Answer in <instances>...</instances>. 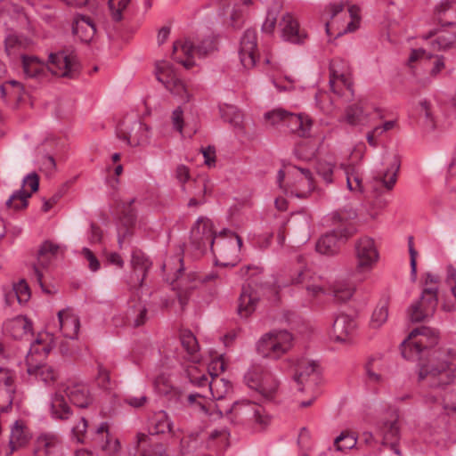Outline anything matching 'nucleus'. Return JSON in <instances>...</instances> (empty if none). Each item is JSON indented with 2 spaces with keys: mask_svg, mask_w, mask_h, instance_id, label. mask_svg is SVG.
<instances>
[{
  "mask_svg": "<svg viewBox=\"0 0 456 456\" xmlns=\"http://www.w3.org/2000/svg\"><path fill=\"white\" fill-rule=\"evenodd\" d=\"M244 383L254 391L259 401H273L281 391V379L273 370L262 364L251 365L244 374Z\"/></svg>",
  "mask_w": 456,
  "mask_h": 456,
  "instance_id": "obj_4",
  "label": "nucleus"
},
{
  "mask_svg": "<svg viewBox=\"0 0 456 456\" xmlns=\"http://www.w3.org/2000/svg\"><path fill=\"white\" fill-rule=\"evenodd\" d=\"M81 256L86 262L88 269L95 273L100 270L101 264L95 254L88 248H83L81 250Z\"/></svg>",
  "mask_w": 456,
  "mask_h": 456,
  "instance_id": "obj_62",
  "label": "nucleus"
},
{
  "mask_svg": "<svg viewBox=\"0 0 456 456\" xmlns=\"http://www.w3.org/2000/svg\"><path fill=\"white\" fill-rule=\"evenodd\" d=\"M338 169L335 162L325 159L319 160L315 166L317 175L326 184H331L335 182Z\"/></svg>",
  "mask_w": 456,
  "mask_h": 456,
  "instance_id": "obj_46",
  "label": "nucleus"
},
{
  "mask_svg": "<svg viewBox=\"0 0 456 456\" xmlns=\"http://www.w3.org/2000/svg\"><path fill=\"white\" fill-rule=\"evenodd\" d=\"M218 50L216 37L203 39L197 46L190 40H177L173 45V59L189 69L196 65V58L213 55Z\"/></svg>",
  "mask_w": 456,
  "mask_h": 456,
  "instance_id": "obj_5",
  "label": "nucleus"
},
{
  "mask_svg": "<svg viewBox=\"0 0 456 456\" xmlns=\"http://www.w3.org/2000/svg\"><path fill=\"white\" fill-rule=\"evenodd\" d=\"M150 435L138 433L135 446L142 456H167L163 446L152 440L151 435L165 434L168 432L173 437H177L179 429L175 430L173 421L165 411L154 412L148 420Z\"/></svg>",
  "mask_w": 456,
  "mask_h": 456,
  "instance_id": "obj_3",
  "label": "nucleus"
},
{
  "mask_svg": "<svg viewBox=\"0 0 456 456\" xmlns=\"http://www.w3.org/2000/svg\"><path fill=\"white\" fill-rule=\"evenodd\" d=\"M423 38L432 47L433 51H445L456 45V34L444 29L430 31Z\"/></svg>",
  "mask_w": 456,
  "mask_h": 456,
  "instance_id": "obj_34",
  "label": "nucleus"
},
{
  "mask_svg": "<svg viewBox=\"0 0 456 456\" xmlns=\"http://www.w3.org/2000/svg\"><path fill=\"white\" fill-rule=\"evenodd\" d=\"M330 86L334 94H346V91L353 94L351 71L347 61L336 58L330 63Z\"/></svg>",
  "mask_w": 456,
  "mask_h": 456,
  "instance_id": "obj_18",
  "label": "nucleus"
},
{
  "mask_svg": "<svg viewBox=\"0 0 456 456\" xmlns=\"http://www.w3.org/2000/svg\"><path fill=\"white\" fill-rule=\"evenodd\" d=\"M131 264L134 274L137 275L139 284L142 286L146 276V273L151 266L149 259L140 250H134L132 253Z\"/></svg>",
  "mask_w": 456,
  "mask_h": 456,
  "instance_id": "obj_48",
  "label": "nucleus"
},
{
  "mask_svg": "<svg viewBox=\"0 0 456 456\" xmlns=\"http://www.w3.org/2000/svg\"><path fill=\"white\" fill-rule=\"evenodd\" d=\"M455 378V370L447 362H432L422 364L419 370V380L431 387H440L448 385Z\"/></svg>",
  "mask_w": 456,
  "mask_h": 456,
  "instance_id": "obj_16",
  "label": "nucleus"
},
{
  "mask_svg": "<svg viewBox=\"0 0 456 456\" xmlns=\"http://www.w3.org/2000/svg\"><path fill=\"white\" fill-rule=\"evenodd\" d=\"M232 384L224 378L213 377L206 393L212 402L222 400L231 391Z\"/></svg>",
  "mask_w": 456,
  "mask_h": 456,
  "instance_id": "obj_42",
  "label": "nucleus"
},
{
  "mask_svg": "<svg viewBox=\"0 0 456 456\" xmlns=\"http://www.w3.org/2000/svg\"><path fill=\"white\" fill-rule=\"evenodd\" d=\"M400 167V162L396 157H394L393 160L390 162V167L387 168L386 171L380 173L376 179L387 189L391 190L397 177V172Z\"/></svg>",
  "mask_w": 456,
  "mask_h": 456,
  "instance_id": "obj_49",
  "label": "nucleus"
},
{
  "mask_svg": "<svg viewBox=\"0 0 456 456\" xmlns=\"http://www.w3.org/2000/svg\"><path fill=\"white\" fill-rule=\"evenodd\" d=\"M284 126L300 137H308L311 134L313 120L306 114H294L287 111Z\"/></svg>",
  "mask_w": 456,
  "mask_h": 456,
  "instance_id": "obj_35",
  "label": "nucleus"
},
{
  "mask_svg": "<svg viewBox=\"0 0 456 456\" xmlns=\"http://www.w3.org/2000/svg\"><path fill=\"white\" fill-rule=\"evenodd\" d=\"M12 289L15 291L16 300L20 305L26 304L30 299V289L25 280H20L19 282L13 284Z\"/></svg>",
  "mask_w": 456,
  "mask_h": 456,
  "instance_id": "obj_61",
  "label": "nucleus"
},
{
  "mask_svg": "<svg viewBox=\"0 0 456 456\" xmlns=\"http://www.w3.org/2000/svg\"><path fill=\"white\" fill-rule=\"evenodd\" d=\"M435 15L443 26L456 22V0H443L436 6Z\"/></svg>",
  "mask_w": 456,
  "mask_h": 456,
  "instance_id": "obj_38",
  "label": "nucleus"
},
{
  "mask_svg": "<svg viewBox=\"0 0 456 456\" xmlns=\"http://www.w3.org/2000/svg\"><path fill=\"white\" fill-rule=\"evenodd\" d=\"M242 247L241 238L230 230H224L216 237L214 247L210 249L214 255L225 258L223 265L234 266L240 259V252Z\"/></svg>",
  "mask_w": 456,
  "mask_h": 456,
  "instance_id": "obj_15",
  "label": "nucleus"
},
{
  "mask_svg": "<svg viewBox=\"0 0 456 456\" xmlns=\"http://www.w3.org/2000/svg\"><path fill=\"white\" fill-rule=\"evenodd\" d=\"M398 418V415L395 414L390 419L381 421L378 426V430L382 436L383 444L388 445L395 454L402 456L398 448L401 438Z\"/></svg>",
  "mask_w": 456,
  "mask_h": 456,
  "instance_id": "obj_28",
  "label": "nucleus"
},
{
  "mask_svg": "<svg viewBox=\"0 0 456 456\" xmlns=\"http://www.w3.org/2000/svg\"><path fill=\"white\" fill-rule=\"evenodd\" d=\"M355 261L354 277L360 282L366 281L379 260V252L374 239L362 236L354 244Z\"/></svg>",
  "mask_w": 456,
  "mask_h": 456,
  "instance_id": "obj_8",
  "label": "nucleus"
},
{
  "mask_svg": "<svg viewBox=\"0 0 456 456\" xmlns=\"http://www.w3.org/2000/svg\"><path fill=\"white\" fill-rule=\"evenodd\" d=\"M225 412L229 419L236 424L254 423L265 428L271 423V416L261 403L246 397L235 401Z\"/></svg>",
  "mask_w": 456,
  "mask_h": 456,
  "instance_id": "obj_7",
  "label": "nucleus"
},
{
  "mask_svg": "<svg viewBox=\"0 0 456 456\" xmlns=\"http://www.w3.org/2000/svg\"><path fill=\"white\" fill-rule=\"evenodd\" d=\"M66 400L79 408L87 407L91 402V396L87 387L75 380L59 385V419H69L70 412Z\"/></svg>",
  "mask_w": 456,
  "mask_h": 456,
  "instance_id": "obj_12",
  "label": "nucleus"
},
{
  "mask_svg": "<svg viewBox=\"0 0 456 456\" xmlns=\"http://www.w3.org/2000/svg\"><path fill=\"white\" fill-rule=\"evenodd\" d=\"M325 12L330 15V20L326 22V32L330 37H341L346 33L355 31L360 25V9L356 5H352L348 9V19L349 20L340 23L338 21V15L342 13L344 16H347L346 12H344V3L341 1L334 2L330 4Z\"/></svg>",
  "mask_w": 456,
  "mask_h": 456,
  "instance_id": "obj_9",
  "label": "nucleus"
},
{
  "mask_svg": "<svg viewBox=\"0 0 456 456\" xmlns=\"http://www.w3.org/2000/svg\"><path fill=\"white\" fill-rule=\"evenodd\" d=\"M419 120L427 129H434L435 120L430 109V103L427 100H420L417 106Z\"/></svg>",
  "mask_w": 456,
  "mask_h": 456,
  "instance_id": "obj_55",
  "label": "nucleus"
},
{
  "mask_svg": "<svg viewBox=\"0 0 456 456\" xmlns=\"http://www.w3.org/2000/svg\"><path fill=\"white\" fill-rule=\"evenodd\" d=\"M279 30L281 38L290 44L303 45L307 38L306 32L300 28L297 20L289 12L282 15L279 22Z\"/></svg>",
  "mask_w": 456,
  "mask_h": 456,
  "instance_id": "obj_26",
  "label": "nucleus"
},
{
  "mask_svg": "<svg viewBox=\"0 0 456 456\" xmlns=\"http://www.w3.org/2000/svg\"><path fill=\"white\" fill-rule=\"evenodd\" d=\"M86 428L87 421L85 418L80 417L77 423L70 428L72 439L77 443H83Z\"/></svg>",
  "mask_w": 456,
  "mask_h": 456,
  "instance_id": "obj_63",
  "label": "nucleus"
},
{
  "mask_svg": "<svg viewBox=\"0 0 456 456\" xmlns=\"http://www.w3.org/2000/svg\"><path fill=\"white\" fill-rule=\"evenodd\" d=\"M4 43L5 51L8 55H21V51L28 45V39L16 35H9L5 38Z\"/></svg>",
  "mask_w": 456,
  "mask_h": 456,
  "instance_id": "obj_54",
  "label": "nucleus"
},
{
  "mask_svg": "<svg viewBox=\"0 0 456 456\" xmlns=\"http://www.w3.org/2000/svg\"><path fill=\"white\" fill-rule=\"evenodd\" d=\"M97 435H101L102 438H106L104 443L102 444V448L104 451L109 452L110 453L117 452L120 448V444L118 439H114L110 441L109 439V430H108V423L102 422L99 427L96 428Z\"/></svg>",
  "mask_w": 456,
  "mask_h": 456,
  "instance_id": "obj_57",
  "label": "nucleus"
},
{
  "mask_svg": "<svg viewBox=\"0 0 456 456\" xmlns=\"http://www.w3.org/2000/svg\"><path fill=\"white\" fill-rule=\"evenodd\" d=\"M438 342L437 335L429 328L421 327L413 330L401 344V353L403 358L414 360L427 348L432 347Z\"/></svg>",
  "mask_w": 456,
  "mask_h": 456,
  "instance_id": "obj_13",
  "label": "nucleus"
},
{
  "mask_svg": "<svg viewBox=\"0 0 456 456\" xmlns=\"http://www.w3.org/2000/svg\"><path fill=\"white\" fill-rule=\"evenodd\" d=\"M355 329L356 321L353 317L340 314L335 319L330 336L336 342L346 343L349 341Z\"/></svg>",
  "mask_w": 456,
  "mask_h": 456,
  "instance_id": "obj_33",
  "label": "nucleus"
},
{
  "mask_svg": "<svg viewBox=\"0 0 456 456\" xmlns=\"http://www.w3.org/2000/svg\"><path fill=\"white\" fill-rule=\"evenodd\" d=\"M291 283L304 289L309 300L316 299L322 295L331 294L337 301L346 302L355 291V285L352 282L338 280L333 284H330L324 277L308 267L297 271L291 277Z\"/></svg>",
  "mask_w": 456,
  "mask_h": 456,
  "instance_id": "obj_1",
  "label": "nucleus"
},
{
  "mask_svg": "<svg viewBox=\"0 0 456 456\" xmlns=\"http://www.w3.org/2000/svg\"><path fill=\"white\" fill-rule=\"evenodd\" d=\"M255 7V0H240L233 4L231 20L233 26H239L252 12Z\"/></svg>",
  "mask_w": 456,
  "mask_h": 456,
  "instance_id": "obj_44",
  "label": "nucleus"
},
{
  "mask_svg": "<svg viewBox=\"0 0 456 456\" xmlns=\"http://www.w3.org/2000/svg\"><path fill=\"white\" fill-rule=\"evenodd\" d=\"M22 89L20 83L16 80H10L0 86V93L3 98L7 96L20 98Z\"/></svg>",
  "mask_w": 456,
  "mask_h": 456,
  "instance_id": "obj_58",
  "label": "nucleus"
},
{
  "mask_svg": "<svg viewBox=\"0 0 456 456\" xmlns=\"http://www.w3.org/2000/svg\"><path fill=\"white\" fill-rule=\"evenodd\" d=\"M134 202V200H131L126 209L124 210V216L120 219V224L118 228V239L120 247L122 246L126 237L130 234L131 229L135 224L136 221V214L132 209L131 206Z\"/></svg>",
  "mask_w": 456,
  "mask_h": 456,
  "instance_id": "obj_40",
  "label": "nucleus"
},
{
  "mask_svg": "<svg viewBox=\"0 0 456 456\" xmlns=\"http://www.w3.org/2000/svg\"><path fill=\"white\" fill-rule=\"evenodd\" d=\"M57 437L54 434L42 433L36 441L34 456H56Z\"/></svg>",
  "mask_w": 456,
  "mask_h": 456,
  "instance_id": "obj_39",
  "label": "nucleus"
},
{
  "mask_svg": "<svg viewBox=\"0 0 456 456\" xmlns=\"http://www.w3.org/2000/svg\"><path fill=\"white\" fill-rule=\"evenodd\" d=\"M344 172L348 191L355 195L362 194L365 191V187L361 172L351 165L344 167Z\"/></svg>",
  "mask_w": 456,
  "mask_h": 456,
  "instance_id": "obj_41",
  "label": "nucleus"
},
{
  "mask_svg": "<svg viewBox=\"0 0 456 456\" xmlns=\"http://www.w3.org/2000/svg\"><path fill=\"white\" fill-rule=\"evenodd\" d=\"M185 411L201 413L205 416H223V411L212 402L206 393L192 392L185 396Z\"/></svg>",
  "mask_w": 456,
  "mask_h": 456,
  "instance_id": "obj_24",
  "label": "nucleus"
},
{
  "mask_svg": "<svg viewBox=\"0 0 456 456\" xmlns=\"http://www.w3.org/2000/svg\"><path fill=\"white\" fill-rule=\"evenodd\" d=\"M222 118L231 124L234 128H243V115L234 105L223 103L219 105Z\"/></svg>",
  "mask_w": 456,
  "mask_h": 456,
  "instance_id": "obj_47",
  "label": "nucleus"
},
{
  "mask_svg": "<svg viewBox=\"0 0 456 456\" xmlns=\"http://www.w3.org/2000/svg\"><path fill=\"white\" fill-rule=\"evenodd\" d=\"M50 351L51 347L44 338V335L39 334L38 338L31 344L26 356L28 373L29 375H39L42 381L49 386L55 383V370L52 367L42 365L41 362L43 357Z\"/></svg>",
  "mask_w": 456,
  "mask_h": 456,
  "instance_id": "obj_10",
  "label": "nucleus"
},
{
  "mask_svg": "<svg viewBox=\"0 0 456 456\" xmlns=\"http://www.w3.org/2000/svg\"><path fill=\"white\" fill-rule=\"evenodd\" d=\"M287 111L282 109H274L264 115L265 122L272 126H284Z\"/></svg>",
  "mask_w": 456,
  "mask_h": 456,
  "instance_id": "obj_59",
  "label": "nucleus"
},
{
  "mask_svg": "<svg viewBox=\"0 0 456 456\" xmlns=\"http://www.w3.org/2000/svg\"><path fill=\"white\" fill-rule=\"evenodd\" d=\"M180 338L188 359L192 362H199L200 361L199 344L192 332L184 330L181 333Z\"/></svg>",
  "mask_w": 456,
  "mask_h": 456,
  "instance_id": "obj_45",
  "label": "nucleus"
},
{
  "mask_svg": "<svg viewBox=\"0 0 456 456\" xmlns=\"http://www.w3.org/2000/svg\"><path fill=\"white\" fill-rule=\"evenodd\" d=\"M81 69V61L73 46L59 51V78L77 79Z\"/></svg>",
  "mask_w": 456,
  "mask_h": 456,
  "instance_id": "obj_25",
  "label": "nucleus"
},
{
  "mask_svg": "<svg viewBox=\"0 0 456 456\" xmlns=\"http://www.w3.org/2000/svg\"><path fill=\"white\" fill-rule=\"evenodd\" d=\"M57 254V246L53 242L45 241L37 252V264L33 265V277L46 294L55 290V266L54 260Z\"/></svg>",
  "mask_w": 456,
  "mask_h": 456,
  "instance_id": "obj_6",
  "label": "nucleus"
},
{
  "mask_svg": "<svg viewBox=\"0 0 456 456\" xmlns=\"http://www.w3.org/2000/svg\"><path fill=\"white\" fill-rule=\"evenodd\" d=\"M72 34L82 43H89L96 33L95 23L87 15L76 13L71 21Z\"/></svg>",
  "mask_w": 456,
  "mask_h": 456,
  "instance_id": "obj_31",
  "label": "nucleus"
},
{
  "mask_svg": "<svg viewBox=\"0 0 456 456\" xmlns=\"http://www.w3.org/2000/svg\"><path fill=\"white\" fill-rule=\"evenodd\" d=\"M30 198V192L24 190L14 191L6 200L5 206L8 209L19 211L28 207V200Z\"/></svg>",
  "mask_w": 456,
  "mask_h": 456,
  "instance_id": "obj_52",
  "label": "nucleus"
},
{
  "mask_svg": "<svg viewBox=\"0 0 456 456\" xmlns=\"http://www.w3.org/2000/svg\"><path fill=\"white\" fill-rule=\"evenodd\" d=\"M117 135L127 145L137 146L148 143L150 128L137 119L126 118L117 126Z\"/></svg>",
  "mask_w": 456,
  "mask_h": 456,
  "instance_id": "obj_17",
  "label": "nucleus"
},
{
  "mask_svg": "<svg viewBox=\"0 0 456 456\" xmlns=\"http://www.w3.org/2000/svg\"><path fill=\"white\" fill-rule=\"evenodd\" d=\"M388 305L389 298L387 297H382L378 303L371 314L370 322L373 329L380 328L387 322L388 317Z\"/></svg>",
  "mask_w": 456,
  "mask_h": 456,
  "instance_id": "obj_50",
  "label": "nucleus"
},
{
  "mask_svg": "<svg viewBox=\"0 0 456 456\" xmlns=\"http://www.w3.org/2000/svg\"><path fill=\"white\" fill-rule=\"evenodd\" d=\"M437 289L435 286L425 288L420 299L411 305L408 316L413 322H419L431 317L437 306Z\"/></svg>",
  "mask_w": 456,
  "mask_h": 456,
  "instance_id": "obj_19",
  "label": "nucleus"
},
{
  "mask_svg": "<svg viewBox=\"0 0 456 456\" xmlns=\"http://www.w3.org/2000/svg\"><path fill=\"white\" fill-rule=\"evenodd\" d=\"M155 74L157 79L179 101L186 103L192 99V94L184 83L177 77L174 67L169 61H158Z\"/></svg>",
  "mask_w": 456,
  "mask_h": 456,
  "instance_id": "obj_14",
  "label": "nucleus"
},
{
  "mask_svg": "<svg viewBox=\"0 0 456 456\" xmlns=\"http://www.w3.org/2000/svg\"><path fill=\"white\" fill-rule=\"evenodd\" d=\"M433 55L427 53L423 48L412 49L409 58L408 65L410 68L414 69L418 65L425 68L430 67V74L436 76L444 68V61L443 56H436L435 60H432Z\"/></svg>",
  "mask_w": 456,
  "mask_h": 456,
  "instance_id": "obj_29",
  "label": "nucleus"
},
{
  "mask_svg": "<svg viewBox=\"0 0 456 456\" xmlns=\"http://www.w3.org/2000/svg\"><path fill=\"white\" fill-rule=\"evenodd\" d=\"M29 438L30 436L24 424L19 420L15 421L11 427L7 456H11L14 451L25 446L28 443Z\"/></svg>",
  "mask_w": 456,
  "mask_h": 456,
  "instance_id": "obj_37",
  "label": "nucleus"
},
{
  "mask_svg": "<svg viewBox=\"0 0 456 456\" xmlns=\"http://www.w3.org/2000/svg\"><path fill=\"white\" fill-rule=\"evenodd\" d=\"M357 444V437L354 433L349 431H342L333 443V446L338 452H346L354 448Z\"/></svg>",
  "mask_w": 456,
  "mask_h": 456,
  "instance_id": "obj_53",
  "label": "nucleus"
},
{
  "mask_svg": "<svg viewBox=\"0 0 456 456\" xmlns=\"http://www.w3.org/2000/svg\"><path fill=\"white\" fill-rule=\"evenodd\" d=\"M239 56L244 68L250 69L256 65L258 55L255 29L248 28L243 33L240 43Z\"/></svg>",
  "mask_w": 456,
  "mask_h": 456,
  "instance_id": "obj_27",
  "label": "nucleus"
},
{
  "mask_svg": "<svg viewBox=\"0 0 456 456\" xmlns=\"http://www.w3.org/2000/svg\"><path fill=\"white\" fill-rule=\"evenodd\" d=\"M216 237L213 223L205 216H200L191 230V241L201 252L214 247Z\"/></svg>",
  "mask_w": 456,
  "mask_h": 456,
  "instance_id": "obj_22",
  "label": "nucleus"
},
{
  "mask_svg": "<svg viewBox=\"0 0 456 456\" xmlns=\"http://www.w3.org/2000/svg\"><path fill=\"white\" fill-rule=\"evenodd\" d=\"M316 106L324 113H330L333 110L332 100L327 93L320 92L315 94Z\"/></svg>",
  "mask_w": 456,
  "mask_h": 456,
  "instance_id": "obj_64",
  "label": "nucleus"
},
{
  "mask_svg": "<svg viewBox=\"0 0 456 456\" xmlns=\"http://www.w3.org/2000/svg\"><path fill=\"white\" fill-rule=\"evenodd\" d=\"M80 322L78 316L72 310L59 311V330L68 340L59 346V353L69 354L72 353L70 341L77 337Z\"/></svg>",
  "mask_w": 456,
  "mask_h": 456,
  "instance_id": "obj_21",
  "label": "nucleus"
},
{
  "mask_svg": "<svg viewBox=\"0 0 456 456\" xmlns=\"http://www.w3.org/2000/svg\"><path fill=\"white\" fill-rule=\"evenodd\" d=\"M160 393L166 394L167 396V403L169 408L176 412L177 415H182L185 412V396L187 394L178 387H172L167 389H159Z\"/></svg>",
  "mask_w": 456,
  "mask_h": 456,
  "instance_id": "obj_43",
  "label": "nucleus"
},
{
  "mask_svg": "<svg viewBox=\"0 0 456 456\" xmlns=\"http://www.w3.org/2000/svg\"><path fill=\"white\" fill-rule=\"evenodd\" d=\"M356 217L357 212L352 208L333 212L330 220L334 228L318 240L316 250L322 255L337 254L340 245L355 232L353 222Z\"/></svg>",
  "mask_w": 456,
  "mask_h": 456,
  "instance_id": "obj_2",
  "label": "nucleus"
},
{
  "mask_svg": "<svg viewBox=\"0 0 456 456\" xmlns=\"http://www.w3.org/2000/svg\"><path fill=\"white\" fill-rule=\"evenodd\" d=\"M258 295L249 286H243L239 298L238 314L242 318L248 317L256 309Z\"/></svg>",
  "mask_w": 456,
  "mask_h": 456,
  "instance_id": "obj_36",
  "label": "nucleus"
},
{
  "mask_svg": "<svg viewBox=\"0 0 456 456\" xmlns=\"http://www.w3.org/2000/svg\"><path fill=\"white\" fill-rule=\"evenodd\" d=\"M294 379L298 385V390H313L320 382L318 365L314 361L305 358L297 360L293 364Z\"/></svg>",
  "mask_w": 456,
  "mask_h": 456,
  "instance_id": "obj_20",
  "label": "nucleus"
},
{
  "mask_svg": "<svg viewBox=\"0 0 456 456\" xmlns=\"http://www.w3.org/2000/svg\"><path fill=\"white\" fill-rule=\"evenodd\" d=\"M132 0H109V9L112 20L119 21L123 18V12L126 9Z\"/></svg>",
  "mask_w": 456,
  "mask_h": 456,
  "instance_id": "obj_60",
  "label": "nucleus"
},
{
  "mask_svg": "<svg viewBox=\"0 0 456 456\" xmlns=\"http://www.w3.org/2000/svg\"><path fill=\"white\" fill-rule=\"evenodd\" d=\"M371 110L379 112V109L369 104L367 102H359L349 105L346 110L341 121H345L351 126H364L369 121V116Z\"/></svg>",
  "mask_w": 456,
  "mask_h": 456,
  "instance_id": "obj_30",
  "label": "nucleus"
},
{
  "mask_svg": "<svg viewBox=\"0 0 456 456\" xmlns=\"http://www.w3.org/2000/svg\"><path fill=\"white\" fill-rule=\"evenodd\" d=\"M11 335L15 338L28 336L32 330V322L26 317L19 316L9 322Z\"/></svg>",
  "mask_w": 456,
  "mask_h": 456,
  "instance_id": "obj_51",
  "label": "nucleus"
},
{
  "mask_svg": "<svg viewBox=\"0 0 456 456\" xmlns=\"http://www.w3.org/2000/svg\"><path fill=\"white\" fill-rule=\"evenodd\" d=\"M293 183L285 190L286 193L299 199H305L315 189L312 172L308 168L293 167Z\"/></svg>",
  "mask_w": 456,
  "mask_h": 456,
  "instance_id": "obj_23",
  "label": "nucleus"
},
{
  "mask_svg": "<svg viewBox=\"0 0 456 456\" xmlns=\"http://www.w3.org/2000/svg\"><path fill=\"white\" fill-rule=\"evenodd\" d=\"M293 337L284 330L264 334L256 342V351L264 358L278 360L292 347Z\"/></svg>",
  "mask_w": 456,
  "mask_h": 456,
  "instance_id": "obj_11",
  "label": "nucleus"
},
{
  "mask_svg": "<svg viewBox=\"0 0 456 456\" xmlns=\"http://www.w3.org/2000/svg\"><path fill=\"white\" fill-rule=\"evenodd\" d=\"M22 67L24 73L30 77H38L41 75L45 76L47 72H51L53 75L55 71L51 69L49 63L55 64L57 61V53H51L48 58V63L40 61L35 56H28L21 54Z\"/></svg>",
  "mask_w": 456,
  "mask_h": 456,
  "instance_id": "obj_32",
  "label": "nucleus"
},
{
  "mask_svg": "<svg viewBox=\"0 0 456 456\" xmlns=\"http://www.w3.org/2000/svg\"><path fill=\"white\" fill-rule=\"evenodd\" d=\"M281 6L276 4L273 7L268 8L265 19L262 24L261 30L263 33L272 35L277 24V19L280 13Z\"/></svg>",
  "mask_w": 456,
  "mask_h": 456,
  "instance_id": "obj_56",
  "label": "nucleus"
}]
</instances>
